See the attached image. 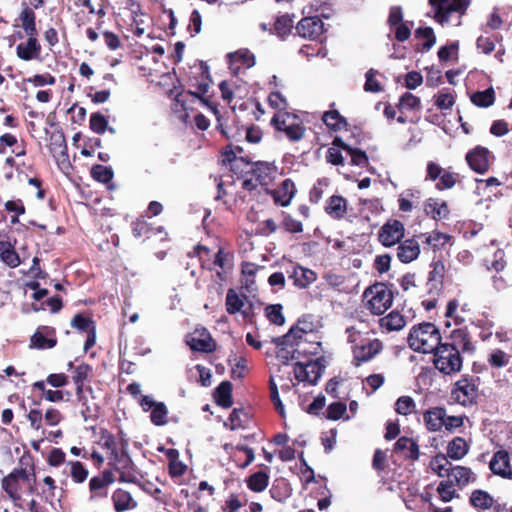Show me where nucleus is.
I'll use <instances>...</instances> for the list:
<instances>
[{
    "mask_svg": "<svg viewBox=\"0 0 512 512\" xmlns=\"http://www.w3.org/2000/svg\"><path fill=\"white\" fill-rule=\"evenodd\" d=\"M466 160L472 170L483 174L489 169V151L484 147H476L466 155Z\"/></svg>",
    "mask_w": 512,
    "mask_h": 512,
    "instance_id": "dca6fc26",
    "label": "nucleus"
},
{
    "mask_svg": "<svg viewBox=\"0 0 512 512\" xmlns=\"http://www.w3.org/2000/svg\"><path fill=\"white\" fill-rule=\"evenodd\" d=\"M431 470L436 473L439 477L448 478L452 468V464L449 462L447 456L438 454L433 457L430 461Z\"/></svg>",
    "mask_w": 512,
    "mask_h": 512,
    "instance_id": "72a5a7b5",
    "label": "nucleus"
},
{
    "mask_svg": "<svg viewBox=\"0 0 512 512\" xmlns=\"http://www.w3.org/2000/svg\"><path fill=\"white\" fill-rule=\"evenodd\" d=\"M487 362L493 368H497V369L504 368L509 364L510 356L506 352H504L500 349H494L489 354V356L487 358Z\"/></svg>",
    "mask_w": 512,
    "mask_h": 512,
    "instance_id": "a19ab883",
    "label": "nucleus"
},
{
    "mask_svg": "<svg viewBox=\"0 0 512 512\" xmlns=\"http://www.w3.org/2000/svg\"><path fill=\"white\" fill-rule=\"evenodd\" d=\"M416 34L417 36L426 39V43L424 44L426 49H430L436 42L433 29L430 27L418 28L416 30Z\"/></svg>",
    "mask_w": 512,
    "mask_h": 512,
    "instance_id": "774afa93",
    "label": "nucleus"
},
{
    "mask_svg": "<svg viewBox=\"0 0 512 512\" xmlns=\"http://www.w3.org/2000/svg\"><path fill=\"white\" fill-rule=\"evenodd\" d=\"M317 327L311 315H303L297 323L290 327V346L297 348L290 351V360H295L293 371L299 382L315 385L320 379L324 366L320 359H310L308 354H316L319 349V342L310 341Z\"/></svg>",
    "mask_w": 512,
    "mask_h": 512,
    "instance_id": "f257e3e1",
    "label": "nucleus"
},
{
    "mask_svg": "<svg viewBox=\"0 0 512 512\" xmlns=\"http://www.w3.org/2000/svg\"><path fill=\"white\" fill-rule=\"evenodd\" d=\"M399 109L407 111H419L421 109L420 99L412 93H405L399 101Z\"/></svg>",
    "mask_w": 512,
    "mask_h": 512,
    "instance_id": "c03bdc74",
    "label": "nucleus"
},
{
    "mask_svg": "<svg viewBox=\"0 0 512 512\" xmlns=\"http://www.w3.org/2000/svg\"><path fill=\"white\" fill-rule=\"evenodd\" d=\"M469 451V445L461 438H454L447 447V456L453 460L462 459Z\"/></svg>",
    "mask_w": 512,
    "mask_h": 512,
    "instance_id": "473e14b6",
    "label": "nucleus"
},
{
    "mask_svg": "<svg viewBox=\"0 0 512 512\" xmlns=\"http://www.w3.org/2000/svg\"><path fill=\"white\" fill-rule=\"evenodd\" d=\"M272 342L276 345L277 351L276 360L277 363H272L270 367V399L278 413L285 418V407L280 399L279 388L282 392L288 391V372L286 367L288 366V332L280 337L273 338Z\"/></svg>",
    "mask_w": 512,
    "mask_h": 512,
    "instance_id": "7ed1b4c3",
    "label": "nucleus"
},
{
    "mask_svg": "<svg viewBox=\"0 0 512 512\" xmlns=\"http://www.w3.org/2000/svg\"><path fill=\"white\" fill-rule=\"evenodd\" d=\"M92 374V367L89 364L82 363L73 370L72 379L74 383L87 381Z\"/></svg>",
    "mask_w": 512,
    "mask_h": 512,
    "instance_id": "5fc2aeb1",
    "label": "nucleus"
},
{
    "mask_svg": "<svg viewBox=\"0 0 512 512\" xmlns=\"http://www.w3.org/2000/svg\"><path fill=\"white\" fill-rule=\"evenodd\" d=\"M89 126L93 132L104 134L107 130L108 120L102 113L94 112L90 115Z\"/></svg>",
    "mask_w": 512,
    "mask_h": 512,
    "instance_id": "79ce46f5",
    "label": "nucleus"
},
{
    "mask_svg": "<svg viewBox=\"0 0 512 512\" xmlns=\"http://www.w3.org/2000/svg\"><path fill=\"white\" fill-rule=\"evenodd\" d=\"M472 343L466 331L454 330L450 341L441 343L433 352V364L444 375H455L462 370V354L472 350Z\"/></svg>",
    "mask_w": 512,
    "mask_h": 512,
    "instance_id": "f03ea898",
    "label": "nucleus"
},
{
    "mask_svg": "<svg viewBox=\"0 0 512 512\" xmlns=\"http://www.w3.org/2000/svg\"><path fill=\"white\" fill-rule=\"evenodd\" d=\"M71 326L80 332H89L92 327H95L93 320L82 313H77L72 318Z\"/></svg>",
    "mask_w": 512,
    "mask_h": 512,
    "instance_id": "de8ad7c7",
    "label": "nucleus"
},
{
    "mask_svg": "<svg viewBox=\"0 0 512 512\" xmlns=\"http://www.w3.org/2000/svg\"><path fill=\"white\" fill-rule=\"evenodd\" d=\"M420 244L415 238L406 239L397 248V258L402 263H410L418 258Z\"/></svg>",
    "mask_w": 512,
    "mask_h": 512,
    "instance_id": "a211bd4d",
    "label": "nucleus"
},
{
    "mask_svg": "<svg viewBox=\"0 0 512 512\" xmlns=\"http://www.w3.org/2000/svg\"><path fill=\"white\" fill-rule=\"evenodd\" d=\"M46 382L54 388H61L68 384V376L64 373H52L47 376Z\"/></svg>",
    "mask_w": 512,
    "mask_h": 512,
    "instance_id": "338daca9",
    "label": "nucleus"
},
{
    "mask_svg": "<svg viewBox=\"0 0 512 512\" xmlns=\"http://www.w3.org/2000/svg\"><path fill=\"white\" fill-rule=\"evenodd\" d=\"M57 345L56 330L51 326H39L30 338L29 348L45 350Z\"/></svg>",
    "mask_w": 512,
    "mask_h": 512,
    "instance_id": "1a4fd4ad",
    "label": "nucleus"
},
{
    "mask_svg": "<svg viewBox=\"0 0 512 512\" xmlns=\"http://www.w3.org/2000/svg\"><path fill=\"white\" fill-rule=\"evenodd\" d=\"M214 400L218 406L222 408H230L233 404L232 400V383L230 381H222L213 393Z\"/></svg>",
    "mask_w": 512,
    "mask_h": 512,
    "instance_id": "b1692460",
    "label": "nucleus"
},
{
    "mask_svg": "<svg viewBox=\"0 0 512 512\" xmlns=\"http://www.w3.org/2000/svg\"><path fill=\"white\" fill-rule=\"evenodd\" d=\"M299 36L315 39L323 33V22L318 16L305 17L296 26Z\"/></svg>",
    "mask_w": 512,
    "mask_h": 512,
    "instance_id": "4468645a",
    "label": "nucleus"
},
{
    "mask_svg": "<svg viewBox=\"0 0 512 512\" xmlns=\"http://www.w3.org/2000/svg\"><path fill=\"white\" fill-rule=\"evenodd\" d=\"M245 299V295L241 297L233 288L228 289L225 301L226 311L230 315H234L238 312H241L243 316L246 318V311H242Z\"/></svg>",
    "mask_w": 512,
    "mask_h": 512,
    "instance_id": "c85d7f7f",
    "label": "nucleus"
},
{
    "mask_svg": "<svg viewBox=\"0 0 512 512\" xmlns=\"http://www.w3.org/2000/svg\"><path fill=\"white\" fill-rule=\"evenodd\" d=\"M407 342L409 347L418 353H433L441 344L439 329L429 322L414 325L408 334Z\"/></svg>",
    "mask_w": 512,
    "mask_h": 512,
    "instance_id": "39448f33",
    "label": "nucleus"
},
{
    "mask_svg": "<svg viewBox=\"0 0 512 512\" xmlns=\"http://www.w3.org/2000/svg\"><path fill=\"white\" fill-rule=\"evenodd\" d=\"M470 503L475 508L486 510V509H490L493 506L494 499L486 491L475 490L471 494Z\"/></svg>",
    "mask_w": 512,
    "mask_h": 512,
    "instance_id": "f704fd0d",
    "label": "nucleus"
},
{
    "mask_svg": "<svg viewBox=\"0 0 512 512\" xmlns=\"http://www.w3.org/2000/svg\"><path fill=\"white\" fill-rule=\"evenodd\" d=\"M0 260L10 268L20 265V257L10 242L0 241Z\"/></svg>",
    "mask_w": 512,
    "mask_h": 512,
    "instance_id": "7c9ffc66",
    "label": "nucleus"
},
{
    "mask_svg": "<svg viewBox=\"0 0 512 512\" xmlns=\"http://www.w3.org/2000/svg\"><path fill=\"white\" fill-rule=\"evenodd\" d=\"M242 416L247 418V414L242 408H234L229 415L228 421L224 423V426L230 430H236L242 426Z\"/></svg>",
    "mask_w": 512,
    "mask_h": 512,
    "instance_id": "3c124183",
    "label": "nucleus"
},
{
    "mask_svg": "<svg viewBox=\"0 0 512 512\" xmlns=\"http://www.w3.org/2000/svg\"><path fill=\"white\" fill-rule=\"evenodd\" d=\"M44 306H47L50 308V311L52 313H57L59 312L62 307H63V302H62V298L59 296V295H56V296H53V297H50L49 299H47L45 302H43L41 304V306H37L35 304L32 305V309L37 312L39 310H43L44 309Z\"/></svg>",
    "mask_w": 512,
    "mask_h": 512,
    "instance_id": "6e6d98bb",
    "label": "nucleus"
},
{
    "mask_svg": "<svg viewBox=\"0 0 512 512\" xmlns=\"http://www.w3.org/2000/svg\"><path fill=\"white\" fill-rule=\"evenodd\" d=\"M269 476L264 471H257L250 475L247 480V486L254 492H262L268 486Z\"/></svg>",
    "mask_w": 512,
    "mask_h": 512,
    "instance_id": "e433bc0d",
    "label": "nucleus"
},
{
    "mask_svg": "<svg viewBox=\"0 0 512 512\" xmlns=\"http://www.w3.org/2000/svg\"><path fill=\"white\" fill-rule=\"evenodd\" d=\"M82 406L81 415L84 421L95 420L99 412V406L97 404L90 405L87 397L78 400Z\"/></svg>",
    "mask_w": 512,
    "mask_h": 512,
    "instance_id": "603ef678",
    "label": "nucleus"
},
{
    "mask_svg": "<svg viewBox=\"0 0 512 512\" xmlns=\"http://www.w3.org/2000/svg\"><path fill=\"white\" fill-rule=\"evenodd\" d=\"M71 465V477L76 483L84 482L88 477V470L84 466V464L80 461H71L69 462Z\"/></svg>",
    "mask_w": 512,
    "mask_h": 512,
    "instance_id": "09e8293b",
    "label": "nucleus"
},
{
    "mask_svg": "<svg viewBox=\"0 0 512 512\" xmlns=\"http://www.w3.org/2000/svg\"><path fill=\"white\" fill-rule=\"evenodd\" d=\"M271 34H276L282 41L286 40L288 35V14L277 17L272 28L269 29Z\"/></svg>",
    "mask_w": 512,
    "mask_h": 512,
    "instance_id": "37998d69",
    "label": "nucleus"
},
{
    "mask_svg": "<svg viewBox=\"0 0 512 512\" xmlns=\"http://www.w3.org/2000/svg\"><path fill=\"white\" fill-rule=\"evenodd\" d=\"M395 452L403 453L405 457L416 460L419 457V448L417 443L408 437H401L397 440L394 447Z\"/></svg>",
    "mask_w": 512,
    "mask_h": 512,
    "instance_id": "2f4dec72",
    "label": "nucleus"
},
{
    "mask_svg": "<svg viewBox=\"0 0 512 512\" xmlns=\"http://www.w3.org/2000/svg\"><path fill=\"white\" fill-rule=\"evenodd\" d=\"M323 122L334 130H340L346 123L338 111H328L323 114Z\"/></svg>",
    "mask_w": 512,
    "mask_h": 512,
    "instance_id": "49530a36",
    "label": "nucleus"
},
{
    "mask_svg": "<svg viewBox=\"0 0 512 512\" xmlns=\"http://www.w3.org/2000/svg\"><path fill=\"white\" fill-rule=\"evenodd\" d=\"M425 213L435 220L445 219L449 215L447 203L440 199L429 198L424 204Z\"/></svg>",
    "mask_w": 512,
    "mask_h": 512,
    "instance_id": "5701e85b",
    "label": "nucleus"
},
{
    "mask_svg": "<svg viewBox=\"0 0 512 512\" xmlns=\"http://www.w3.org/2000/svg\"><path fill=\"white\" fill-rule=\"evenodd\" d=\"M112 500L116 512H124L137 506V502L133 500L131 494L122 489L114 491Z\"/></svg>",
    "mask_w": 512,
    "mask_h": 512,
    "instance_id": "bb28decb",
    "label": "nucleus"
},
{
    "mask_svg": "<svg viewBox=\"0 0 512 512\" xmlns=\"http://www.w3.org/2000/svg\"><path fill=\"white\" fill-rule=\"evenodd\" d=\"M112 464L115 471L120 470H136V466L128 453V443L126 440L122 442V448L118 451L113 448Z\"/></svg>",
    "mask_w": 512,
    "mask_h": 512,
    "instance_id": "f3484780",
    "label": "nucleus"
},
{
    "mask_svg": "<svg viewBox=\"0 0 512 512\" xmlns=\"http://www.w3.org/2000/svg\"><path fill=\"white\" fill-rule=\"evenodd\" d=\"M489 468L493 474L501 478L512 479V468L507 451L499 450L495 452L489 463Z\"/></svg>",
    "mask_w": 512,
    "mask_h": 512,
    "instance_id": "ddd939ff",
    "label": "nucleus"
},
{
    "mask_svg": "<svg viewBox=\"0 0 512 512\" xmlns=\"http://www.w3.org/2000/svg\"><path fill=\"white\" fill-rule=\"evenodd\" d=\"M276 171L277 168L273 165V163L256 161L253 163V167H250L246 174L254 176L255 181L258 184L268 185L269 181L275 177Z\"/></svg>",
    "mask_w": 512,
    "mask_h": 512,
    "instance_id": "2eb2a0df",
    "label": "nucleus"
},
{
    "mask_svg": "<svg viewBox=\"0 0 512 512\" xmlns=\"http://www.w3.org/2000/svg\"><path fill=\"white\" fill-rule=\"evenodd\" d=\"M154 228H152L146 221L137 219L132 222V233L134 237L139 238L141 236L150 237V232H153Z\"/></svg>",
    "mask_w": 512,
    "mask_h": 512,
    "instance_id": "4d7b16f0",
    "label": "nucleus"
},
{
    "mask_svg": "<svg viewBox=\"0 0 512 512\" xmlns=\"http://www.w3.org/2000/svg\"><path fill=\"white\" fill-rule=\"evenodd\" d=\"M376 73L377 72L374 69H370L366 72V81L364 85L365 91L373 93L381 91V85L375 78Z\"/></svg>",
    "mask_w": 512,
    "mask_h": 512,
    "instance_id": "bf43d9fd",
    "label": "nucleus"
},
{
    "mask_svg": "<svg viewBox=\"0 0 512 512\" xmlns=\"http://www.w3.org/2000/svg\"><path fill=\"white\" fill-rule=\"evenodd\" d=\"M227 57L229 60L230 69L234 74H237L240 69L239 67H234V64L237 62L245 65L247 68H251L255 65L254 54L250 53V51L246 49L231 52L227 55Z\"/></svg>",
    "mask_w": 512,
    "mask_h": 512,
    "instance_id": "a878e982",
    "label": "nucleus"
},
{
    "mask_svg": "<svg viewBox=\"0 0 512 512\" xmlns=\"http://www.w3.org/2000/svg\"><path fill=\"white\" fill-rule=\"evenodd\" d=\"M404 236V226L398 220L387 222L379 232L380 242L387 247L398 243Z\"/></svg>",
    "mask_w": 512,
    "mask_h": 512,
    "instance_id": "f8f14e48",
    "label": "nucleus"
},
{
    "mask_svg": "<svg viewBox=\"0 0 512 512\" xmlns=\"http://www.w3.org/2000/svg\"><path fill=\"white\" fill-rule=\"evenodd\" d=\"M288 113H276L272 117L270 124L271 126L279 132H284L288 136V125L286 124L285 116Z\"/></svg>",
    "mask_w": 512,
    "mask_h": 512,
    "instance_id": "0e129e2a",
    "label": "nucleus"
},
{
    "mask_svg": "<svg viewBox=\"0 0 512 512\" xmlns=\"http://www.w3.org/2000/svg\"><path fill=\"white\" fill-rule=\"evenodd\" d=\"M494 100V90L492 88L475 92L471 96L472 103L479 107H489L494 103Z\"/></svg>",
    "mask_w": 512,
    "mask_h": 512,
    "instance_id": "ea45409f",
    "label": "nucleus"
},
{
    "mask_svg": "<svg viewBox=\"0 0 512 512\" xmlns=\"http://www.w3.org/2000/svg\"><path fill=\"white\" fill-rule=\"evenodd\" d=\"M451 397L463 406L470 405L477 397L476 386L471 379L462 378L455 383Z\"/></svg>",
    "mask_w": 512,
    "mask_h": 512,
    "instance_id": "9d476101",
    "label": "nucleus"
},
{
    "mask_svg": "<svg viewBox=\"0 0 512 512\" xmlns=\"http://www.w3.org/2000/svg\"><path fill=\"white\" fill-rule=\"evenodd\" d=\"M456 183V176L455 174L443 171L441 176L439 177V182L437 183L436 187L440 190L443 189H450L452 188Z\"/></svg>",
    "mask_w": 512,
    "mask_h": 512,
    "instance_id": "69168bd1",
    "label": "nucleus"
},
{
    "mask_svg": "<svg viewBox=\"0 0 512 512\" xmlns=\"http://www.w3.org/2000/svg\"><path fill=\"white\" fill-rule=\"evenodd\" d=\"M325 211L334 219H341L347 211V201L342 196L334 195L329 198Z\"/></svg>",
    "mask_w": 512,
    "mask_h": 512,
    "instance_id": "c756f323",
    "label": "nucleus"
},
{
    "mask_svg": "<svg viewBox=\"0 0 512 512\" xmlns=\"http://www.w3.org/2000/svg\"><path fill=\"white\" fill-rule=\"evenodd\" d=\"M268 193L272 196L275 204L286 207L288 206V179L281 183V192L277 190H270Z\"/></svg>",
    "mask_w": 512,
    "mask_h": 512,
    "instance_id": "8fccbe9b",
    "label": "nucleus"
},
{
    "mask_svg": "<svg viewBox=\"0 0 512 512\" xmlns=\"http://www.w3.org/2000/svg\"><path fill=\"white\" fill-rule=\"evenodd\" d=\"M309 115L306 112H300L299 114L290 113V141H299L302 139L306 132V123Z\"/></svg>",
    "mask_w": 512,
    "mask_h": 512,
    "instance_id": "6ab92c4d",
    "label": "nucleus"
},
{
    "mask_svg": "<svg viewBox=\"0 0 512 512\" xmlns=\"http://www.w3.org/2000/svg\"><path fill=\"white\" fill-rule=\"evenodd\" d=\"M367 301V308L376 315L383 314L393 302L391 290L382 283H376L364 292Z\"/></svg>",
    "mask_w": 512,
    "mask_h": 512,
    "instance_id": "423d86ee",
    "label": "nucleus"
},
{
    "mask_svg": "<svg viewBox=\"0 0 512 512\" xmlns=\"http://www.w3.org/2000/svg\"><path fill=\"white\" fill-rule=\"evenodd\" d=\"M138 403L143 411H151L150 420L155 426L167 424L168 409L164 402L155 401L151 396H141Z\"/></svg>",
    "mask_w": 512,
    "mask_h": 512,
    "instance_id": "6e6552de",
    "label": "nucleus"
},
{
    "mask_svg": "<svg viewBox=\"0 0 512 512\" xmlns=\"http://www.w3.org/2000/svg\"><path fill=\"white\" fill-rule=\"evenodd\" d=\"M454 103H455V100H454L453 95L450 93H445V92H440L437 95L436 101H435V105L440 110L450 109V108H452Z\"/></svg>",
    "mask_w": 512,
    "mask_h": 512,
    "instance_id": "e2e57ef3",
    "label": "nucleus"
},
{
    "mask_svg": "<svg viewBox=\"0 0 512 512\" xmlns=\"http://www.w3.org/2000/svg\"><path fill=\"white\" fill-rule=\"evenodd\" d=\"M2 489L7 493V495L14 501H18L21 499V496L18 493V484L13 479H9V476H6L2 479L1 483Z\"/></svg>",
    "mask_w": 512,
    "mask_h": 512,
    "instance_id": "13d9d810",
    "label": "nucleus"
},
{
    "mask_svg": "<svg viewBox=\"0 0 512 512\" xmlns=\"http://www.w3.org/2000/svg\"><path fill=\"white\" fill-rule=\"evenodd\" d=\"M282 310L283 306L281 304H269L265 307V315L272 324L282 326L285 324V316Z\"/></svg>",
    "mask_w": 512,
    "mask_h": 512,
    "instance_id": "58836bf2",
    "label": "nucleus"
},
{
    "mask_svg": "<svg viewBox=\"0 0 512 512\" xmlns=\"http://www.w3.org/2000/svg\"><path fill=\"white\" fill-rule=\"evenodd\" d=\"M202 336L204 337H193L190 341L187 342L191 350L203 353H211L215 351L216 343L206 329H203Z\"/></svg>",
    "mask_w": 512,
    "mask_h": 512,
    "instance_id": "cd10ccee",
    "label": "nucleus"
},
{
    "mask_svg": "<svg viewBox=\"0 0 512 512\" xmlns=\"http://www.w3.org/2000/svg\"><path fill=\"white\" fill-rule=\"evenodd\" d=\"M452 484L463 488L470 482H474L476 479L475 474L468 467L464 466H452L449 476L447 478Z\"/></svg>",
    "mask_w": 512,
    "mask_h": 512,
    "instance_id": "aec40b11",
    "label": "nucleus"
},
{
    "mask_svg": "<svg viewBox=\"0 0 512 512\" xmlns=\"http://www.w3.org/2000/svg\"><path fill=\"white\" fill-rule=\"evenodd\" d=\"M348 155L351 157L352 165L365 167L368 164L366 153L360 149L349 148Z\"/></svg>",
    "mask_w": 512,
    "mask_h": 512,
    "instance_id": "052dcab7",
    "label": "nucleus"
},
{
    "mask_svg": "<svg viewBox=\"0 0 512 512\" xmlns=\"http://www.w3.org/2000/svg\"><path fill=\"white\" fill-rule=\"evenodd\" d=\"M91 177L103 184H108L112 181L114 177V171L111 166H104L101 164H95L91 167L90 170Z\"/></svg>",
    "mask_w": 512,
    "mask_h": 512,
    "instance_id": "c9c22d12",
    "label": "nucleus"
},
{
    "mask_svg": "<svg viewBox=\"0 0 512 512\" xmlns=\"http://www.w3.org/2000/svg\"><path fill=\"white\" fill-rule=\"evenodd\" d=\"M423 242L431 246L434 250L442 248L449 240L450 236L440 232H431L419 235Z\"/></svg>",
    "mask_w": 512,
    "mask_h": 512,
    "instance_id": "4c0bfd02",
    "label": "nucleus"
},
{
    "mask_svg": "<svg viewBox=\"0 0 512 512\" xmlns=\"http://www.w3.org/2000/svg\"><path fill=\"white\" fill-rule=\"evenodd\" d=\"M383 348V344L378 339L362 340L353 347L354 360L357 365L367 362L374 358Z\"/></svg>",
    "mask_w": 512,
    "mask_h": 512,
    "instance_id": "9b49d317",
    "label": "nucleus"
},
{
    "mask_svg": "<svg viewBox=\"0 0 512 512\" xmlns=\"http://www.w3.org/2000/svg\"><path fill=\"white\" fill-rule=\"evenodd\" d=\"M347 407L342 402H334L328 406L327 418L332 420L340 419L346 412Z\"/></svg>",
    "mask_w": 512,
    "mask_h": 512,
    "instance_id": "680f3d73",
    "label": "nucleus"
},
{
    "mask_svg": "<svg viewBox=\"0 0 512 512\" xmlns=\"http://www.w3.org/2000/svg\"><path fill=\"white\" fill-rule=\"evenodd\" d=\"M19 20L21 21L22 28L28 36V39L25 43L17 45V57L24 61L37 59L41 53V45L37 39L36 14L26 2H22V11L19 15Z\"/></svg>",
    "mask_w": 512,
    "mask_h": 512,
    "instance_id": "20e7f679",
    "label": "nucleus"
},
{
    "mask_svg": "<svg viewBox=\"0 0 512 512\" xmlns=\"http://www.w3.org/2000/svg\"><path fill=\"white\" fill-rule=\"evenodd\" d=\"M454 484L451 483L448 479L443 480L439 483L437 487V492L444 502H449L453 498L457 497L458 494L456 490L454 489Z\"/></svg>",
    "mask_w": 512,
    "mask_h": 512,
    "instance_id": "a18cd8bd",
    "label": "nucleus"
},
{
    "mask_svg": "<svg viewBox=\"0 0 512 512\" xmlns=\"http://www.w3.org/2000/svg\"><path fill=\"white\" fill-rule=\"evenodd\" d=\"M290 278L293 279V284L295 286L303 289L313 283L317 276L316 273L311 269L297 265L293 267V273L290 275Z\"/></svg>",
    "mask_w": 512,
    "mask_h": 512,
    "instance_id": "393cba45",
    "label": "nucleus"
},
{
    "mask_svg": "<svg viewBox=\"0 0 512 512\" xmlns=\"http://www.w3.org/2000/svg\"><path fill=\"white\" fill-rule=\"evenodd\" d=\"M396 412L401 415H408L412 413L415 409V402L409 396H402L398 398L395 403Z\"/></svg>",
    "mask_w": 512,
    "mask_h": 512,
    "instance_id": "864d4df0",
    "label": "nucleus"
},
{
    "mask_svg": "<svg viewBox=\"0 0 512 512\" xmlns=\"http://www.w3.org/2000/svg\"><path fill=\"white\" fill-rule=\"evenodd\" d=\"M445 412V409L441 407L427 410L423 415L426 428L432 432L439 431L445 423Z\"/></svg>",
    "mask_w": 512,
    "mask_h": 512,
    "instance_id": "412c9836",
    "label": "nucleus"
},
{
    "mask_svg": "<svg viewBox=\"0 0 512 512\" xmlns=\"http://www.w3.org/2000/svg\"><path fill=\"white\" fill-rule=\"evenodd\" d=\"M434 11V18L440 24L451 21L452 15L457 14V25L460 24V18L469 6V0H429Z\"/></svg>",
    "mask_w": 512,
    "mask_h": 512,
    "instance_id": "0eeeda50",
    "label": "nucleus"
},
{
    "mask_svg": "<svg viewBox=\"0 0 512 512\" xmlns=\"http://www.w3.org/2000/svg\"><path fill=\"white\" fill-rule=\"evenodd\" d=\"M379 327L382 332H393L403 329L406 325V320L402 314L397 311H392L388 315L379 319Z\"/></svg>",
    "mask_w": 512,
    "mask_h": 512,
    "instance_id": "4be33fe9",
    "label": "nucleus"
}]
</instances>
